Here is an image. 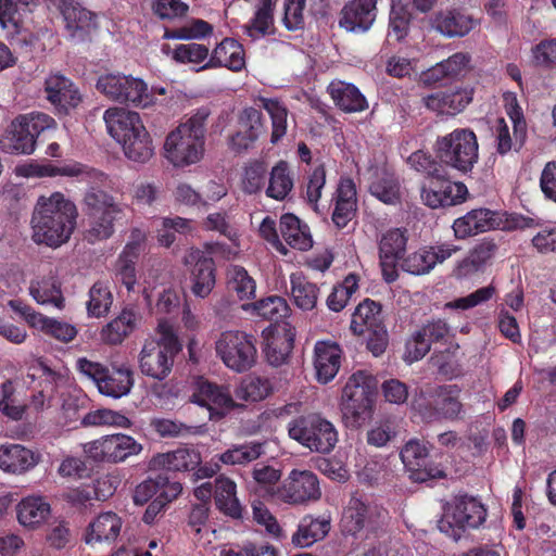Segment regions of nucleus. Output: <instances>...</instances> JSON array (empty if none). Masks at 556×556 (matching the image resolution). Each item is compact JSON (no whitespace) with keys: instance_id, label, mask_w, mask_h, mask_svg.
I'll list each match as a JSON object with an SVG mask.
<instances>
[{"instance_id":"f257e3e1","label":"nucleus","mask_w":556,"mask_h":556,"mask_svg":"<svg viewBox=\"0 0 556 556\" xmlns=\"http://www.w3.org/2000/svg\"><path fill=\"white\" fill-rule=\"evenodd\" d=\"M77 216L75 203L61 192L39 197L30 219L33 241L50 248L61 247L70 240Z\"/></svg>"},{"instance_id":"f03ea898","label":"nucleus","mask_w":556,"mask_h":556,"mask_svg":"<svg viewBox=\"0 0 556 556\" xmlns=\"http://www.w3.org/2000/svg\"><path fill=\"white\" fill-rule=\"evenodd\" d=\"M103 118L108 132L122 146L127 159L146 163L152 157V139L137 112L110 108L104 112Z\"/></svg>"},{"instance_id":"7ed1b4c3","label":"nucleus","mask_w":556,"mask_h":556,"mask_svg":"<svg viewBox=\"0 0 556 556\" xmlns=\"http://www.w3.org/2000/svg\"><path fill=\"white\" fill-rule=\"evenodd\" d=\"M210 114L207 108H200L167 135L164 142V156L175 167L189 166L202 159L205 125Z\"/></svg>"},{"instance_id":"20e7f679","label":"nucleus","mask_w":556,"mask_h":556,"mask_svg":"<svg viewBox=\"0 0 556 556\" xmlns=\"http://www.w3.org/2000/svg\"><path fill=\"white\" fill-rule=\"evenodd\" d=\"M157 340L147 341L140 352L139 367L143 375L156 380H164L174 364V356L181 345L167 320H160L157 325Z\"/></svg>"},{"instance_id":"39448f33","label":"nucleus","mask_w":556,"mask_h":556,"mask_svg":"<svg viewBox=\"0 0 556 556\" xmlns=\"http://www.w3.org/2000/svg\"><path fill=\"white\" fill-rule=\"evenodd\" d=\"M76 368L96 384L100 394L108 397L128 395L135 383L134 371L127 364H112L110 369L99 362L80 357L76 361Z\"/></svg>"},{"instance_id":"423d86ee","label":"nucleus","mask_w":556,"mask_h":556,"mask_svg":"<svg viewBox=\"0 0 556 556\" xmlns=\"http://www.w3.org/2000/svg\"><path fill=\"white\" fill-rule=\"evenodd\" d=\"M460 389L456 384L439 386L427 395L420 393L412 402L413 410L426 422L463 418Z\"/></svg>"},{"instance_id":"0eeeda50","label":"nucleus","mask_w":556,"mask_h":556,"mask_svg":"<svg viewBox=\"0 0 556 556\" xmlns=\"http://www.w3.org/2000/svg\"><path fill=\"white\" fill-rule=\"evenodd\" d=\"M371 379L364 371L353 374L342 392L341 412L344 425L350 429H359L371 417Z\"/></svg>"},{"instance_id":"6e6552de","label":"nucleus","mask_w":556,"mask_h":556,"mask_svg":"<svg viewBox=\"0 0 556 556\" xmlns=\"http://www.w3.org/2000/svg\"><path fill=\"white\" fill-rule=\"evenodd\" d=\"M478 140L468 128H458L435 142L437 157L446 166L468 173L478 161Z\"/></svg>"},{"instance_id":"1a4fd4ad","label":"nucleus","mask_w":556,"mask_h":556,"mask_svg":"<svg viewBox=\"0 0 556 556\" xmlns=\"http://www.w3.org/2000/svg\"><path fill=\"white\" fill-rule=\"evenodd\" d=\"M55 127L54 119L45 113H30L16 117L0 139L3 151L12 154H30L36 138L45 130Z\"/></svg>"},{"instance_id":"9d476101","label":"nucleus","mask_w":556,"mask_h":556,"mask_svg":"<svg viewBox=\"0 0 556 556\" xmlns=\"http://www.w3.org/2000/svg\"><path fill=\"white\" fill-rule=\"evenodd\" d=\"M289 435L317 453H329L338 442L334 426L319 415L300 417L289 424Z\"/></svg>"},{"instance_id":"9b49d317","label":"nucleus","mask_w":556,"mask_h":556,"mask_svg":"<svg viewBox=\"0 0 556 556\" xmlns=\"http://www.w3.org/2000/svg\"><path fill=\"white\" fill-rule=\"evenodd\" d=\"M485 519L486 508L477 497L459 494L448 503L439 528L457 539L460 530L479 528Z\"/></svg>"},{"instance_id":"f8f14e48","label":"nucleus","mask_w":556,"mask_h":556,"mask_svg":"<svg viewBox=\"0 0 556 556\" xmlns=\"http://www.w3.org/2000/svg\"><path fill=\"white\" fill-rule=\"evenodd\" d=\"M96 88L104 97L118 103L130 102L140 108L153 104V96L149 93L147 84L130 75L121 73L100 75Z\"/></svg>"},{"instance_id":"ddd939ff","label":"nucleus","mask_w":556,"mask_h":556,"mask_svg":"<svg viewBox=\"0 0 556 556\" xmlns=\"http://www.w3.org/2000/svg\"><path fill=\"white\" fill-rule=\"evenodd\" d=\"M216 353L228 368L247 371L256 358L254 338L241 331L224 332L216 342Z\"/></svg>"},{"instance_id":"4468645a","label":"nucleus","mask_w":556,"mask_h":556,"mask_svg":"<svg viewBox=\"0 0 556 556\" xmlns=\"http://www.w3.org/2000/svg\"><path fill=\"white\" fill-rule=\"evenodd\" d=\"M275 497L290 505H307L321 497L317 476L311 470L292 469L283 482L277 486Z\"/></svg>"},{"instance_id":"2eb2a0df","label":"nucleus","mask_w":556,"mask_h":556,"mask_svg":"<svg viewBox=\"0 0 556 556\" xmlns=\"http://www.w3.org/2000/svg\"><path fill=\"white\" fill-rule=\"evenodd\" d=\"M142 445L132 437L116 433L84 444V452L97 462L119 463L138 455Z\"/></svg>"},{"instance_id":"dca6fc26","label":"nucleus","mask_w":556,"mask_h":556,"mask_svg":"<svg viewBox=\"0 0 556 556\" xmlns=\"http://www.w3.org/2000/svg\"><path fill=\"white\" fill-rule=\"evenodd\" d=\"M401 459L415 482H426L432 479H442L444 471L429 460L428 445L418 440L410 439L401 450Z\"/></svg>"},{"instance_id":"f3484780","label":"nucleus","mask_w":556,"mask_h":556,"mask_svg":"<svg viewBox=\"0 0 556 556\" xmlns=\"http://www.w3.org/2000/svg\"><path fill=\"white\" fill-rule=\"evenodd\" d=\"M408 235L406 229L392 228L381 235L378 241L379 260L383 279L394 282L397 277V263L404 258Z\"/></svg>"},{"instance_id":"a211bd4d","label":"nucleus","mask_w":556,"mask_h":556,"mask_svg":"<svg viewBox=\"0 0 556 556\" xmlns=\"http://www.w3.org/2000/svg\"><path fill=\"white\" fill-rule=\"evenodd\" d=\"M190 401L206 407L211 420L222 419L226 413L237 406L227 387L204 379L197 380Z\"/></svg>"},{"instance_id":"6ab92c4d","label":"nucleus","mask_w":556,"mask_h":556,"mask_svg":"<svg viewBox=\"0 0 556 556\" xmlns=\"http://www.w3.org/2000/svg\"><path fill=\"white\" fill-rule=\"evenodd\" d=\"M184 263L190 267L191 290L195 296L206 298L215 286V264L199 249H191L185 256Z\"/></svg>"},{"instance_id":"aec40b11","label":"nucleus","mask_w":556,"mask_h":556,"mask_svg":"<svg viewBox=\"0 0 556 556\" xmlns=\"http://www.w3.org/2000/svg\"><path fill=\"white\" fill-rule=\"evenodd\" d=\"M238 129L230 137L229 146L236 152L251 149L265 131L263 114L255 108L243 109L238 116Z\"/></svg>"},{"instance_id":"412c9836","label":"nucleus","mask_w":556,"mask_h":556,"mask_svg":"<svg viewBox=\"0 0 556 556\" xmlns=\"http://www.w3.org/2000/svg\"><path fill=\"white\" fill-rule=\"evenodd\" d=\"M377 0H352L340 12L339 26L351 33H365L377 16Z\"/></svg>"},{"instance_id":"4be33fe9","label":"nucleus","mask_w":556,"mask_h":556,"mask_svg":"<svg viewBox=\"0 0 556 556\" xmlns=\"http://www.w3.org/2000/svg\"><path fill=\"white\" fill-rule=\"evenodd\" d=\"M47 99L62 114H68L81 102V94L75 85L63 75H50L45 83Z\"/></svg>"},{"instance_id":"5701e85b","label":"nucleus","mask_w":556,"mask_h":556,"mask_svg":"<svg viewBox=\"0 0 556 556\" xmlns=\"http://www.w3.org/2000/svg\"><path fill=\"white\" fill-rule=\"evenodd\" d=\"M498 247L492 239L484 238L478 242L453 269V275L457 279L470 277L477 273L483 271L494 258Z\"/></svg>"},{"instance_id":"b1692460","label":"nucleus","mask_w":556,"mask_h":556,"mask_svg":"<svg viewBox=\"0 0 556 556\" xmlns=\"http://www.w3.org/2000/svg\"><path fill=\"white\" fill-rule=\"evenodd\" d=\"M295 328L289 323L278 324L266 338L264 353L267 362L275 367L286 364L293 350Z\"/></svg>"},{"instance_id":"393cba45","label":"nucleus","mask_w":556,"mask_h":556,"mask_svg":"<svg viewBox=\"0 0 556 556\" xmlns=\"http://www.w3.org/2000/svg\"><path fill=\"white\" fill-rule=\"evenodd\" d=\"M332 202V222L339 229H342L353 219L357 210L356 189L352 179H340Z\"/></svg>"},{"instance_id":"a878e982","label":"nucleus","mask_w":556,"mask_h":556,"mask_svg":"<svg viewBox=\"0 0 556 556\" xmlns=\"http://www.w3.org/2000/svg\"><path fill=\"white\" fill-rule=\"evenodd\" d=\"M431 26L447 38L464 37L476 26V21L465 12L451 9L437 12L431 18Z\"/></svg>"},{"instance_id":"bb28decb","label":"nucleus","mask_w":556,"mask_h":556,"mask_svg":"<svg viewBox=\"0 0 556 556\" xmlns=\"http://www.w3.org/2000/svg\"><path fill=\"white\" fill-rule=\"evenodd\" d=\"M245 65L244 50L241 43L232 38H225L213 50L212 55L197 71L216 67H227L230 71L239 72Z\"/></svg>"},{"instance_id":"cd10ccee","label":"nucleus","mask_w":556,"mask_h":556,"mask_svg":"<svg viewBox=\"0 0 556 556\" xmlns=\"http://www.w3.org/2000/svg\"><path fill=\"white\" fill-rule=\"evenodd\" d=\"M28 294L39 305L53 306L60 311L65 307L62 286L55 276H36L30 279Z\"/></svg>"},{"instance_id":"c85d7f7f","label":"nucleus","mask_w":556,"mask_h":556,"mask_svg":"<svg viewBox=\"0 0 556 556\" xmlns=\"http://www.w3.org/2000/svg\"><path fill=\"white\" fill-rule=\"evenodd\" d=\"M497 225L494 212L489 208H476L455 219L453 230L457 239H466L494 229Z\"/></svg>"},{"instance_id":"c756f323","label":"nucleus","mask_w":556,"mask_h":556,"mask_svg":"<svg viewBox=\"0 0 556 556\" xmlns=\"http://www.w3.org/2000/svg\"><path fill=\"white\" fill-rule=\"evenodd\" d=\"M314 367L316 378L321 383L332 380L339 371L341 364V349L336 343L317 342L315 344Z\"/></svg>"},{"instance_id":"7c9ffc66","label":"nucleus","mask_w":556,"mask_h":556,"mask_svg":"<svg viewBox=\"0 0 556 556\" xmlns=\"http://www.w3.org/2000/svg\"><path fill=\"white\" fill-rule=\"evenodd\" d=\"M122 526V518L117 514L102 513L87 527L85 541L87 544L114 542L121 533Z\"/></svg>"},{"instance_id":"2f4dec72","label":"nucleus","mask_w":556,"mask_h":556,"mask_svg":"<svg viewBox=\"0 0 556 556\" xmlns=\"http://www.w3.org/2000/svg\"><path fill=\"white\" fill-rule=\"evenodd\" d=\"M105 180L103 179L92 182L86 181L90 187L86 190L83 199V211L85 214L91 213H125L126 205L116 201L113 195L99 188V185Z\"/></svg>"},{"instance_id":"473e14b6","label":"nucleus","mask_w":556,"mask_h":556,"mask_svg":"<svg viewBox=\"0 0 556 556\" xmlns=\"http://www.w3.org/2000/svg\"><path fill=\"white\" fill-rule=\"evenodd\" d=\"M139 320L140 315L134 309H123L116 318L101 329V341L110 345L121 344L136 329Z\"/></svg>"},{"instance_id":"72a5a7b5","label":"nucleus","mask_w":556,"mask_h":556,"mask_svg":"<svg viewBox=\"0 0 556 556\" xmlns=\"http://www.w3.org/2000/svg\"><path fill=\"white\" fill-rule=\"evenodd\" d=\"M201 463L200 454L194 450L177 448L155 455L151 460L153 469L166 471L191 470Z\"/></svg>"},{"instance_id":"f704fd0d","label":"nucleus","mask_w":556,"mask_h":556,"mask_svg":"<svg viewBox=\"0 0 556 556\" xmlns=\"http://www.w3.org/2000/svg\"><path fill=\"white\" fill-rule=\"evenodd\" d=\"M383 326L381 305L370 299L361 302L352 315L351 330L355 334L362 336Z\"/></svg>"},{"instance_id":"c9c22d12","label":"nucleus","mask_w":556,"mask_h":556,"mask_svg":"<svg viewBox=\"0 0 556 556\" xmlns=\"http://www.w3.org/2000/svg\"><path fill=\"white\" fill-rule=\"evenodd\" d=\"M28 175L39 177H54L58 175L77 177L79 181H99L103 179V173L83 165L80 163L68 164L62 167H56L51 164L30 166Z\"/></svg>"},{"instance_id":"e433bc0d","label":"nucleus","mask_w":556,"mask_h":556,"mask_svg":"<svg viewBox=\"0 0 556 556\" xmlns=\"http://www.w3.org/2000/svg\"><path fill=\"white\" fill-rule=\"evenodd\" d=\"M215 505L223 514L231 518H240L242 506L237 496V484L233 480L219 476L215 480Z\"/></svg>"},{"instance_id":"4c0bfd02","label":"nucleus","mask_w":556,"mask_h":556,"mask_svg":"<svg viewBox=\"0 0 556 556\" xmlns=\"http://www.w3.org/2000/svg\"><path fill=\"white\" fill-rule=\"evenodd\" d=\"M36 464L34 453L20 444L0 446V468L4 471L21 473Z\"/></svg>"},{"instance_id":"58836bf2","label":"nucleus","mask_w":556,"mask_h":556,"mask_svg":"<svg viewBox=\"0 0 556 556\" xmlns=\"http://www.w3.org/2000/svg\"><path fill=\"white\" fill-rule=\"evenodd\" d=\"M280 233L292 248L306 251L312 248L313 240L307 225L293 214H285L280 218Z\"/></svg>"},{"instance_id":"ea45409f","label":"nucleus","mask_w":556,"mask_h":556,"mask_svg":"<svg viewBox=\"0 0 556 556\" xmlns=\"http://www.w3.org/2000/svg\"><path fill=\"white\" fill-rule=\"evenodd\" d=\"M330 530V522L325 518H313L305 516L292 535V543L299 547H308L315 542L323 540Z\"/></svg>"},{"instance_id":"a19ab883","label":"nucleus","mask_w":556,"mask_h":556,"mask_svg":"<svg viewBox=\"0 0 556 556\" xmlns=\"http://www.w3.org/2000/svg\"><path fill=\"white\" fill-rule=\"evenodd\" d=\"M85 215L87 217L85 239L89 243H96L112 237L115 231V222L122 219L125 213H91Z\"/></svg>"},{"instance_id":"79ce46f5","label":"nucleus","mask_w":556,"mask_h":556,"mask_svg":"<svg viewBox=\"0 0 556 556\" xmlns=\"http://www.w3.org/2000/svg\"><path fill=\"white\" fill-rule=\"evenodd\" d=\"M273 0H257L253 18L243 26L244 34L253 40L274 33Z\"/></svg>"},{"instance_id":"37998d69","label":"nucleus","mask_w":556,"mask_h":556,"mask_svg":"<svg viewBox=\"0 0 556 556\" xmlns=\"http://www.w3.org/2000/svg\"><path fill=\"white\" fill-rule=\"evenodd\" d=\"M328 89L334 103L345 112H362L368 106L365 97L352 84L331 83Z\"/></svg>"},{"instance_id":"c03bdc74","label":"nucleus","mask_w":556,"mask_h":556,"mask_svg":"<svg viewBox=\"0 0 556 556\" xmlns=\"http://www.w3.org/2000/svg\"><path fill=\"white\" fill-rule=\"evenodd\" d=\"M16 513L18 522L33 529L48 518L50 505L40 496H28L17 504Z\"/></svg>"},{"instance_id":"a18cd8bd","label":"nucleus","mask_w":556,"mask_h":556,"mask_svg":"<svg viewBox=\"0 0 556 556\" xmlns=\"http://www.w3.org/2000/svg\"><path fill=\"white\" fill-rule=\"evenodd\" d=\"M268 186L265 193L268 198L282 201L293 189V177L286 161H279L268 173Z\"/></svg>"},{"instance_id":"49530a36","label":"nucleus","mask_w":556,"mask_h":556,"mask_svg":"<svg viewBox=\"0 0 556 556\" xmlns=\"http://www.w3.org/2000/svg\"><path fill=\"white\" fill-rule=\"evenodd\" d=\"M290 283L293 303L303 311L313 309L317 304L319 295L317 285L309 281L302 273L291 274Z\"/></svg>"},{"instance_id":"de8ad7c7","label":"nucleus","mask_w":556,"mask_h":556,"mask_svg":"<svg viewBox=\"0 0 556 556\" xmlns=\"http://www.w3.org/2000/svg\"><path fill=\"white\" fill-rule=\"evenodd\" d=\"M257 101L270 117V142L276 144L287 135L289 110L280 100L276 98L260 97Z\"/></svg>"},{"instance_id":"09e8293b","label":"nucleus","mask_w":556,"mask_h":556,"mask_svg":"<svg viewBox=\"0 0 556 556\" xmlns=\"http://www.w3.org/2000/svg\"><path fill=\"white\" fill-rule=\"evenodd\" d=\"M369 507L357 495H353L344 508L341 527L344 533L355 535L362 531L368 520Z\"/></svg>"},{"instance_id":"8fccbe9b","label":"nucleus","mask_w":556,"mask_h":556,"mask_svg":"<svg viewBox=\"0 0 556 556\" xmlns=\"http://www.w3.org/2000/svg\"><path fill=\"white\" fill-rule=\"evenodd\" d=\"M273 391V384L266 377L248 376L237 387L235 394L238 400L257 402L267 397Z\"/></svg>"},{"instance_id":"3c124183","label":"nucleus","mask_w":556,"mask_h":556,"mask_svg":"<svg viewBox=\"0 0 556 556\" xmlns=\"http://www.w3.org/2000/svg\"><path fill=\"white\" fill-rule=\"evenodd\" d=\"M265 454L264 443L248 442L233 445L219 456V460L226 465H248Z\"/></svg>"},{"instance_id":"603ef678","label":"nucleus","mask_w":556,"mask_h":556,"mask_svg":"<svg viewBox=\"0 0 556 556\" xmlns=\"http://www.w3.org/2000/svg\"><path fill=\"white\" fill-rule=\"evenodd\" d=\"M150 426L162 438H187L204 432L202 426L187 425L179 420L167 418H154L151 420Z\"/></svg>"},{"instance_id":"864d4df0","label":"nucleus","mask_w":556,"mask_h":556,"mask_svg":"<svg viewBox=\"0 0 556 556\" xmlns=\"http://www.w3.org/2000/svg\"><path fill=\"white\" fill-rule=\"evenodd\" d=\"M370 193L386 204L400 203L401 192L399 180L389 173L378 175L369 186Z\"/></svg>"},{"instance_id":"5fc2aeb1","label":"nucleus","mask_w":556,"mask_h":556,"mask_svg":"<svg viewBox=\"0 0 556 556\" xmlns=\"http://www.w3.org/2000/svg\"><path fill=\"white\" fill-rule=\"evenodd\" d=\"M80 424L84 427H116V428H129L131 426V421L125 415L119 412L109 409V408H100L96 410H91L87 413L83 418Z\"/></svg>"},{"instance_id":"6e6d98bb","label":"nucleus","mask_w":556,"mask_h":556,"mask_svg":"<svg viewBox=\"0 0 556 556\" xmlns=\"http://www.w3.org/2000/svg\"><path fill=\"white\" fill-rule=\"evenodd\" d=\"M268 168L264 161L254 160L244 167L241 187L245 193L261 192L267 181Z\"/></svg>"},{"instance_id":"4d7b16f0","label":"nucleus","mask_w":556,"mask_h":556,"mask_svg":"<svg viewBox=\"0 0 556 556\" xmlns=\"http://www.w3.org/2000/svg\"><path fill=\"white\" fill-rule=\"evenodd\" d=\"M228 287L240 300H249L255 295L256 285L248 271L238 265L228 269Z\"/></svg>"},{"instance_id":"13d9d810","label":"nucleus","mask_w":556,"mask_h":556,"mask_svg":"<svg viewBox=\"0 0 556 556\" xmlns=\"http://www.w3.org/2000/svg\"><path fill=\"white\" fill-rule=\"evenodd\" d=\"M37 329L62 343L72 342L78 333L74 325L48 316L42 317Z\"/></svg>"},{"instance_id":"bf43d9fd","label":"nucleus","mask_w":556,"mask_h":556,"mask_svg":"<svg viewBox=\"0 0 556 556\" xmlns=\"http://www.w3.org/2000/svg\"><path fill=\"white\" fill-rule=\"evenodd\" d=\"M358 283L355 275L350 274L342 283L334 286L327 298V306L330 311L341 312L348 304L352 294L357 290Z\"/></svg>"},{"instance_id":"052dcab7","label":"nucleus","mask_w":556,"mask_h":556,"mask_svg":"<svg viewBox=\"0 0 556 556\" xmlns=\"http://www.w3.org/2000/svg\"><path fill=\"white\" fill-rule=\"evenodd\" d=\"M112 304V294L103 282H96L89 291V301L87 302L88 315L91 317L104 316Z\"/></svg>"},{"instance_id":"680f3d73","label":"nucleus","mask_w":556,"mask_h":556,"mask_svg":"<svg viewBox=\"0 0 556 556\" xmlns=\"http://www.w3.org/2000/svg\"><path fill=\"white\" fill-rule=\"evenodd\" d=\"M256 314L265 319L278 321L286 317L289 312L287 301L277 295H270L254 303Z\"/></svg>"},{"instance_id":"e2e57ef3","label":"nucleus","mask_w":556,"mask_h":556,"mask_svg":"<svg viewBox=\"0 0 556 556\" xmlns=\"http://www.w3.org/2000/svg\"><path fill=\"white\" fill-rule=\"evenodd\" d=\"M428 248L420 249L402 258L401 268L412 275L429 274L434 267Z\"/></svg>"},{"instance_id":"0e129e2a","label":"nucleus","mask_w":556,"mask_h":556,"mask_svg":"<svg viewBox=\"0 0 556 556\" xmlns=\"http://www.w3.org/2000/svg\"><path fill=\"white\" fill-rule=\"evenodd\" d=\"M210 53L205 45L190 42L178 45L173 52V59L179 63L201 64L207 62Z\"/></svg>"},{"instance_id":"69168bd1","label":"nucleus","mask_w":556,"mask_h":556,"mask_svg":"<svg viewBox=\"0 0 556 556\" xmlns=\"http://www.w3.org/2000/svg\"><path fill=\"white\" fill-rule=\"evenodd\" d=\"M410 13L401 3L393 4L390 12L389 36L400 41L408 34Z\"/></svg>"},{"instance_id":"338daca9","label":"nucleus","mask_w":556,"mask_h":556,"mask_svg":"<svg viewBox=\"0 0 556 556\" xmlns=\"http://www.w3.org/2000/svg\"><path fill=\"white\" fill-rule=\"evenodd\" d=\"M252 477L261 490L275 496L276 484L281 478L280 469L266 464H257L252 470Z\"/></svg>"},{"instance_id":"774afa93","label":"nucleus","mask_w":556,"mask_h":556,"mask_svg":"<svg viewBox=\"0 0 556 556\" xmlns=\"http://www.w3.org/2000/svg\"><path fill=\"white\" fill-rule=\"evenodd\" d=\"M306 0H283V25L290 31L303 29L305 26L304 10Z\"/></svg>"}]
</instances>
